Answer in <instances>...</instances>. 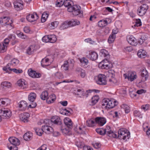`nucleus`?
Returning a JSON list of instances; mask_svg holds the SVG:
<instances>
[{
    "label": "nucleus",
    "instance_id": "f257e3e1",
    "mask_svg": "<svg viewBox=\"0 0 150 150\" xmlns=\"http://www.w3.org/2000/svg\"><path fill=\"white\" fill-rule=\"evenodd\" d=\"M73 2L69 0L64 1V5L65 6L67 7V10L69 12H72L73 14L75 16H78L81 17L82 13L80 11V7L77 5L72 6Z\"/></svg>",
    "mask_w": 150,
    "mask_h": 150
},
{
    "label": "nucleus",
    "instance_id": "f03ea898",
    "mask_svg": "<svg viewBox=\"0 0 150 150\" xmlns=\"http://www.w3.org/2000/svg\"><path fill=\"white\" fill-rule=\"evenodd\" d=\"M64 125L61 126V130L64 134L68 135L73 127V123L71 120L69 118H66L64 119Z\"/></svg>",
    "mask_w": 150,
    "mask_h": 150
},
{
    "label": "nucleus",
    "instance_id": "7ed1b4c3",
    "mask_svg": "<svg viewBox=\"0 0 150 150\" xmlns=\"http://www.w3.org/2000/svg\"><path fill=\"white\" fill-rule=\"evenodd\" d=\"M118 104V103L115 99H104L102 102V106H105L106 109L112 108Z\"/></svg>",
    "mask_w": 150,
    "mask_h": 150
},
{
    "label": "nucleus",
    "instance_id": "20e7f679",
    "mask_svg": "<svg viewBox=\"0 0 150 150\" xmlns=\"http://www.w3.org/2000/svg\"><path fill=\"white\" fill-rule=\"evenodd\" d=\"M117 138L127 140L130 137V133L129 131L124 128L121 129L118 132Z\"/></svg>",
    "mask_w": 150,
    "mask_h": 150
},
{
    "label": "nucleus",
    "instance_id": "39448f33",
    "mask_svg": "<svg viewBox=\"0 0 150 150\" xmlns=\"http://www.w3.org/2000/svg\"><path fill=\"white\" fill-rule=\"evenodd\" d=\"M10 19L7 16H4L0 18V24L4 25V26L7 25L8 27H9L10 29L13 28L14 25L12 23L11 20H10V22H9Z\"/></svg>",
    "mask_w": 150,
    "mask_h": 150
},
{
    "label": "nucleus",
    "instance_id": "423d86ee",
    "mask_svg": "<svg viewBox=\"0 0 150 150\" xmlns=\"http://www.w3.org/2000/svg\"><path fill=\"white\" fill-rule=\"evenodd\" d=\"M123 76L125 79H127L129 81H132L137 78V76L135 72L130 71L127 73L124 74Z\"/></svg>",
    "mask_w": 150,
    "mask_h": 150
},
{
    "label": "nucleus",
    "instance_id": "0eeeda50",
    "mask_svg": "<svg viewBox=\"0 0 150 150\" xmlns=\"http://www.w3.org/2000/svg\"><path fill=\"white\" fill-rule=\"evenodd\" d=\"M0 115L5 119L9 118L11 115L12 113L8 109H4L3 110H0Z\"/></svg>",
    "mask_w": 150,
    "mask_h": 150
},
{
    "label": "nucleus",
    "instance_id": "6e6552de",
    "mask_svg": "<svg viewBox=\"0 0 150 150\" xmlns=\"http://www.w3.org/2000/svg\"><path fill=\"white\" fill-rule=\"evenodd\" d=\"M106 77L104 74H99L97 77L96 82L100 85H105L107 84Z\"/></svg>",
    "mask_w": 150,
    "mask_h": 150
},
{
    "label": "nucleus",
    "instance_id": "1a4fd4ad",
    "mask_svg": "<svg viewBox=\"0 0 150 150\" xmlns=\"http://www.w3.org/2000/svg\"><path fill=\"white\" fill-rule=\"evenodd\" d=\"M148 8V7L147 4H143L137 10L138 15L140 16H143L145 14Z\"/></svg>",
    "mask_w": 150,
    "mask_h": 150
},
{
    "label": "nucleus",
    "instance_id": "9d476101",
    "mask_svg": "<svg viewBox=\"0 0 150 150\" xmlns=\"http://www.w3.org/2000/svg\"><path fill=\"white\" fill-rule=\"evenodd\" d=\"M13 4L15 9L17 11H20L23 8V2L21 0H17L13 2Z\"/></svg>",
    "mask_w": 150,
    "mask_h": 150
},
{
    "label": "nucleus",
    "instance_id": "9b49d317",
    "mask_svg": "<svg viewBox=\"0 0 150 150\" xmlns=\"http://www.w3.org/2000/svg\"><path fill=\"white\" fill-rule=\"evenodd\" d=\"M107 76H108L109 78V81L112 84H115L117 83V79L115 78V75L112 73V71H109L108 72Z\"/></svg>",
    "mask_w": 150,
    "mask_h": 150
},
{
    "label": "nucleus",
    "instance_id": "f8f14e48",
    "mask_svg": "<svg viewBox=\"0 0 150 150\" xmlns=\"http://www.w3.org/2000/svg\"><path fill=\"white\" fill-rule=\"evenodd\" d=\"M127 40L128 42L132 45L135 46L137 44L136 39L132 35H128L127 36Z\"/></svg>",
    "mask_w": 150,
    "mask_h": 150
},
{
    "label": "nucleus",
    "instance_id": "ddd939ff",
    "mask_svg": "<svg viewBox=\"0 0 150 150\" xmlns=\"http://www.w3.org/2000/svg\"><path fill=\"white\" fill-rule=\"evenodd\" d=\"M39 16L36 13H34L32 14H29L26 16V19L29 22H33L36 21Z\"/></svg>",
    "mask_w": 150,
    "mask_h": 150
},
{
    "label": "nucleus",
    "instance_id": "4468645a",
    "mask_svg": "<svg viewBox=\"0 0 150 150\" xmlns=\"http://www.w3.org/2000/svg\"><path fill=\"white\" fill-rule=\"evenodd\" d=\"M87 57L90 59L94 61L98 58V55L95 52L93 51H89V53L86 55Z\"/></svg>",
    "mask_w": 150,
    "mask_h": 150
},
{
    "label": "nucleus",
    "instance_id": "2eb2a0df",
    "mask_svg": "<svg viewBox=\"0 0 150 150\" xmlns=\"http://www.w3.org/2000/svg\"><path fill=\"white\" fill-rule=\"evenodd\" d=\"M28 72L29 76L33 78H39L41 76V74L40 73H38L31 69H29Z\"/></svg>",
    "mask_w": 150,
    "mask_h": 150
},
{
    "label": "nucleus",
    "instance_id": "dca6fc26",
    "mask_svg": "<svg viewBox=\"0 0 150 150\" xmlns=\"http://www.w3.org/2000/svg\"><path fill=\"white\" fill-rule=\"evenodd\" d=\"M8 140L11 144L14 146H16L20 144V142L19 140L15 137H10L9 138Z\"/></svg>",
    "mask_w": 150,
    "mask_h": 150
},
{
    "label": "nucleus",
    "instance_id": "f3484780",
    "mask_svg": "<svg viewBox=\"0 0 150 150\" xmlns=\"http://www.w3.org/2000/svg\"><path fill=\"white\" fill-rule=\"evenodd\" d=\"M30 117L29 113L24 112L21 114L20 115V120L24 122H27L28 121V118Z\"/></svg>",
    "mask_w": 150,
    "mask_h": 150
},
{
    "label": "nucleus",
    "instance_id": "a211bd4d",
    "mask_svg": "<svg viewBox=\"0 0 150 150\" xmlns=\"http://www.w3.org/2000/svg\"><path fill=\"white\" fill-rule=\"evenodd\" d=\"M95 122L100 126L103 125L106 122L105 118L102 117H97L95 119Z\"/></svg>",
    "mask_w": 150,
    "mask_h": 150
},
{
    "label": "nucleus",
    "instance_id": "6ab92c4d",
    "mask_svg": "<svg viewBox=\"0 0 150 150\" xmlns=\"http://www.w3.org/2000/svg\"><path fill=\"white\" fill-rule=\"evenodd\" d=\"M74 93L79 97L85 96L86 93L83 89H76L74 90Z\"/></svg>",
    "mask_w": 150,
    "mask_h": 150
},
{
    "label": "nucleus",
    "instance_id": "aec40b11",
    "mask_svg": "<svg viewBox=\"0 0 150 150\" xmlns=\"http://www.w3.org/2000/svg\"><path fill=\"white\" fill-rule=\"evenodd\" d=\"M50 120L51 122L58 125H60L62 123L61 120L59 117L57 116L52 117Z\"/></svg>",
    "mask_w": 150,
    "mask_h": 150
},
{
    "label": "nucleus",
    "instance_id": "412c9836",
    "mask_svg": "<svg viewBox=\"0 0 150 150\" xmlns=\"http://www.w3.org/2000/svg\"><path fill=\"white\" fill-rule=\"evenodd\" d=\"M51 63V60L49 58L46 57L42 59L41 62V64L43 67L49 65Z\"/></svg>",
    "mask_w": 150,
    "mask_h": 150
},
{
    "label": "nucleus",
    "instance_id": "4be33fe9",
    "mask_svg": "<svg viewBox=\"0 0 150 150\" xmlns=\"http://www.w3.org/2000/svg\"><path fill=\"white\" fill-rule=\"evenodd\" d=\"M42 128L43 132H44L48 134L53 131L52 128L48 125H44L42 126Z\"/></svg>",
    "mask_w": 150,
    "mask_h": 150
},
{
    "label": "nucleus",
    "instance_id": "5701e85b",
    "mask_svg": "<svg viewBox=\"0 0 150 150\" xmlns=\"http://www.w3.org/2000/svg\"><path fill=\"white\" fill-rule=\"evenodd\" d=\"M108 128L110 129V127L109 126L107 127L106 129H104L102 128H97L96 129V132L101 135H104L107 132V131L108 129Z\"/></svg>",
    "mask_w": 150,
    "mask_h": 150
},
{
    "label": "nucleus",
    "instance_id": "b1692460",
    "mask_svg": "<svg viewBox=\"0 0 150 150\" xmlns=\"http://www.w3.org/2000/svg\"><path fill=\"white\" fill-rule=\"evenodd\" d=\"M141 76L142 77V80L143 81H146L149 77V74L147 71L143 69L141 72Z\"/></svg>",
    "mask_w": 150,
    "mask_h": 150
},
{
    "label": "nucleus",
    "instance_id": "393cba45",
    "mask_svg": "<svg viewBox=\"0 0 150 150\" xmlns=\"http://www.w3.org/2000/svg\"><path fill=\"white\" fill-rule=\"evenodd\" d=\"M137 55L139 58H144L147 56V53L145 50L142 49L138 51Z\"/></svg>",
    "mask_w": 150,
    "mask_h": 150
},
{
    "label": "nucleus",
    "instance_id": "a878e982",
    "mask_svg": "<svg viewBox=\"0 0 150 150\" xmlns=\"http://www.w3.org/2000/svg\"><path fill=\"white\" fill-rule=\"evenodd\" d=\"M108 62L107 59L103 60L100 62L99 64L101 65V67L103 69H108L109 68Z\"/></svg>",
    "mask_w": 150,
    "mask_h": 150
},
{
    "label": "nucleus",
    "instance_id": "bb28decb",
    "mask_svg": "<svg viewBox=\"0 0 150 150\" xmlns=\"http://www.w3.org/2000/svg\"><path fill=\"white\" fill-rule=\"evenodd\" d=\"M17 83L19 86L23 89L25 88L27 86L25 81L24 79L18 80L17 82Z\"/></svg>",
    "mask_w": 150,
    "mask_h": 150
},
{
    "label": "nucleus",
    "instance_id": "cd10ccee",
    "mask_svg": "<svg viewBox=\"0 0 150 150\" xmlns=\"http://www.w3.org/2000/svg\"><path fill=\"white\" fill-rule=\"evenodd\" d=\"M10 103V100L8 98H3L0 99V106L7 105Z\"/></svg>",
    "mask_w": 150,
    "mask_h": 150
},
{
    "label": "nucleus",
    "instance_id": "c85d7f7f",
    "mask_svg": "<svg viewBox=\"0 0 150 150\" xmlns=\"http://www.w3.org/2000/svg\"><path fill=\"white\" fill-rule=\"evenodd\" d=\"M110 129L108 128L107 131V134L109 137H112L114 138H117V135L116 132H114L111 130H109Z\"/></svg>",
    "mask_w": 150,
    "mask_h": 150
},
{
    "label": "nucleus",
    "instance_id": "c756f323",
    "mask_svg": "<svg viewBox=\"0 0 150 150\" xmlns=\"http://www.w3.org/2000/svg\"><path fill=\"white\" fill-rule=\"evenodd\" d=\"M48 94L47 91H43L40 95V98L43 100H47H47L49 99V97H48Z\"/></svg>",
    "mask_w": 150,
    "mask_h": 150
},
{
    "label": "nucleus",
    "instance_id": "7c9ffc66",
    "mask_svg": "<svg viewBox=\"0 0 150 150\" xmlns=\"http://www.w3.org/2000/svg\"><path fill=\"white\" fill-rule=\"evenodd\" d=\"M32 134L29 132L25 133L23 136V138L26 141H29L32 138Z\"/></svg>",
    "mask_w": 150,
    "mask_h": 150
},
{
    "label": "nucleus",
    "instance_id": "2f4dec72",
    "mask_svg": "<svg viewBox=\"0 0 150 150\" xmlns=\"http://www.w3.org/2000/svg\"><path fill=\"white\" fill-rule=\"evenodd\" d=\"M19 107L23 110H25L27 108V104L25 101H22L19 103Z\"/></svg>",
    "mask_w": 150,
    "mask_h": 150
},
{
    "label": "nucleus",
    "instance_id": "473e14b6",
    "mask_svg": "<svg viewBox=\"0 0 150 150\" xmlns=\"http://www.w3.org/2000/svg\"><path fill=\"white\" fill-rule=\"evenodd\" d=\"M36 97V95L34 93H31L28 96V99L30 102H33L35 100Z\"/></svg>",
    "mask_w": 150,
    "mask_h": 150
},
{
    "label": "nucleus",
    "instance_id": "72a5a7b5",
    "mask_svg": "<svg viewBox=\"0 0 150 150\" xmlns=\"http://www.w3.org/2000/svg\"><path fill=\"white\" fill-rule=\"evenodd\" d=\"M76 71L80 72V76L82 78H85L86 76V71L81 68H78L76 69Z\"/></svg>",
    "mask_w": 150,
    "mask_h": 150
},
{
    "label": "nucleus",
    "instance_id": "f704fd0d",
    "mask_svg": "<svg viewBox=\"0 0 150 150\" xmlns=\"http://www.w3.org/2000/svg\"><path fill=\"white\" fill-rule=\"evenodd\" d=\"M70 26L71 27L74 26L76 25H78L80 24V22L79 21L77 20H72L69 21Z\"/></svg>",
    "mask_w": 150,
    "mask_h": 150
},
{
    "label": "nucleus",
    "instance_id": "c9c22d12",
    "mask_svg": "<svg viewBox=\"0 0 150 150\" xmlns=\"http://www.w3.org/2000/svg\"><path fill=\"white\" fill-rule=\"evenodd\" d=\"M70 27H71V26H70L69 21H66L62 24L61 26V29H64Z\"/></svg>",
    "mask_w": 150,
    "mask_h": 150
},
{
    "label": "nucleus",
    "instance_id": "e433bc0d",
    "mask_svg": "<svg viewBox=\"0 0 150 150\" xmlns=\"http://www.w3.org/2000/svg\"><path fill=\"white\" fill-rule=\"evenodd\" d=\"M108 24V21L107 20H101L98 23V25L99 27H102L106 26Z\"/></svg>",
    "mask_w": 150,
    "mask_h": 150
},
{
    "label": "nucleus",
    "instance_id": "4c0bfd02",
    "mask_svg": "<svg viewBox=\"0 0 150 150\" xmlns=\"http://www.w3.org/2000/svg\"><path fill=\"white\" fill-rule=\"evenodd\" d=\"M95 122L93 120H89L86 121V125L89 127H93L94 126Z\"/></svg>",
    "mask_w": 150,
    "mask_h": 150
},
{
    "label": "nucleus",
    "instance_id": "58836bf2",
    "mask_svg": "<svg viewBox=\"0 0 150 150\" xmlns=\"http://www.w3.org/2000/svg\"><path fill=\"white\" fill-rule=\"evenodd\" d=\"M11 65V64L10 63H8L7 65L3 68V70L5 71H6L8 73H10L12 71V69L10 68V66Z\"/></svg>",
    "mask_w": 150,
    "mask_h": 150
},
{
    "label": "nucleus",
    "instance_id": "ea45409f",
    "mask_svg": "<svg viewBox=\"0 0 150 150\" xmlns=\"http://www.w3.org/2000/svg\"><path fill=\"white\" fill-rule=\"evenodd\" d=\"M71 64L67 61L64 62V64L62 66V67L65 70H67L69 69V67Z\"/></svg>",
    "mask_w": 150,
    "mask_h": 150
},
{
    "label": "nucleus",
    "instance_id": "a19ab883",
    "mask_svg": "<svg viewBox=\"0 0 150 150\" xmlns=\"http://www.w3.org/2000/svg\"><path fill=\"white\" fill-rule=\"evenodd\" d=\"M49 42L54 43L57 40L56 36L54 35H49Z\"/></svg>",
    "mask_w": 150,
    "mask_h": 150
},
{
    "label": "nucleus",
    "instance_id": "79ce46f5",
    "mask_svg": "<svg viewBox=\"0 0 150 150\" xmlns=\"http://www.w3.org/2000/svg\"><path fill=\"white\" fill-rule=\"evenodd\" d=\"M1 85L4 88H9L11 87V84L10 82L7 81H4L2 83Z\"/></svg>",
    "mask_w": 150,
    "mask_h": 150
},
{
    "label": "nucleus",
    "instance_id": "37998d69",
    "mask_svg": "<svg viewBox=\"0 0 150 150\" xmlns=\"http://www.w3.org/2000/svg\"><path fill=\"white\" fill-rule=\"evenodd\" d=\"M121 107L124 109L126 113H128L130 112V107L126 104H122L121 106Z\"/></svg>",
    "mask_w": 150,
    "mask_h": 150
},
{
    "label": "nucleus",
    "instance_id": "c03bdc74",
    "mask_svg": "<svg viewBox=\"0 0 150 150\" xmlns=\"http://www.w3.org/2000/svg\"><path fill=\"white\" fill-rule=\"evenodd\" d=\"M99 97L98 96H93L91 99V102L92 105H94L98 101Z\"/></svg>",
    "mask_w": 150,
    "mask_h": 150
},
{
    "label": "nucleus",
    "instance_id": "a18cd8bd",
    "mask_svg": "<svg viewBox=\"0 0 150 150\" xmlns=\"http://www.w3.org/2000/svg\"><path fill=\"white\" fill-rule=\"evenodd\" d=\"M48 15L47 13L44 12L42 14V18H41V21L42 23H44L46 19L47 18Z\"/></svg>",
    "mask_w": 150,
    "mask_h": 150
},
{
    "label": "nucleus",
    "instance_id": "49530a36",
    "mask_svg": "<svg viewBox=\"0 0 150 150\" xmlns=\"http://www.w3.org/2000/svg\"><path fill=\"white\" fill-rule=\"evenodd\" d=\"M63 111L66 112H65V115H69L73 112L71 108H69L64 109Z\"/></svg>",
    "mask_w": 150,
    "mask_h": 150
},
{
    "label": "nucleus",
    "instance_id": "de8ad7c7",
    "mask_svg": "<svg viewBox=\"0 0 150 150\" xmlns=\"http://www.w3.org/2000/svg\"><path fill=\"white\" fill-rule=\"evenodd\" d=\"M34 47L33 46H30L29 47L27 50L26 53L28 54H31L33 52Z\"/></svg>",
    "mask_w": 150,
    "mask_h": 150
},
{
    "label": "nucleus",
    "instance_id": "09e8293b",
    "mask_svg": "<svg viewBox=\"0 0 150 150\" xmlns=\"http://www.w3.org/2000/svg\"><path fill=\"white\" fill-rule=\"evenodd\" d=\"M36 134L39 136H41L43 133L42 128L40 129L39 128H34Z\"/></svg>",
    "mask_w": 150,
    "mask_h": 150
},
{
    "label": "nucleus",
    "instance_id": "8fccbe9b",
    "mask_svg": "<svg viewBox=\"0 0 150 150\" xmlns=\"http://www.w3.org/2000/svg\"><path fill=\"white\" fill-rule=\"evenodd\" d=\"M19 61L17 59H13L11 60L10 63L11 64V65L15 66L18 64L19 63Z\"/></svg>",
    "mask_w": 150,
    "mask_h": 150
},
{
    "label": "nucleus",
    "instance_id": "3c124183",
    "mask_svg": "<svg viewBox=\"0 0 150 150\" xmlns=\"http://www.w3.org/2000/svg\"><path fill=\"white\" fill-rule=\"evenodd\" d=\"M115 35L114 34H112L109 37L108 40V41L109 43L113 42L115 40Z\"/></svg>",
    "mask_w": 150,
    "mask_h": 150
},
{
    "label": "nucleus",
    "instance_id": "603ef678",
    "mask_svg": "<svg viewBox=\"0 0 150 150\" xmlns=\"http://www.w3.org/2000/svg\"><path fill=\"white\" fill-rule=\"evenodd\" d=\"M134 114L135 116L140 118H142V115L141 112L137 110L134 111Z\"/></svg>",
    "mask_w": 150,
    "mask_h": 150
},
{
    "label": "nucleus",
    "instance_id": "864d4df0",
    "mask_svg": "<svg viewBox=\"0 0 150 150\" xmlns=\"http://www.w3.org/2000/svg\"><path fill=\"white\" fill-rule=\"evenodd\" d=\"M6 47V45H5L3 43L2 45L1 44L0 45V52L3 53L5 51Z\"/></svg>",
    "mask_w": 150,
    "mask_h": 150
},
{
    "label": "nucleus",
    "instance_id": "5fc2aeb1",
    "mask_svg": "<svg viewBox=\"0 0 150 150\" xmlns=\"http://www.w3.org/2000/svg\"><path fill=\"white\" fill-rule=\"evenodd\" d=\"M150 108V105L149 104L143 105L142 106L141 108L144 110V111H146L147 110H149Z\"/></svg>",
    "mask_w": 150,
    "mask_h": 150
},
{
    "label": "nucleus",
    "instance_id": "6e6d98bb",
    "mask_svg": "<svg viewBox=\"0 0 150 150\" xmlns=\"http://www.w3.org/2000/svg\"><path fill=\"white\" fill-rule=\"evenodd\" d=\"M58 24V22L57 21H55L52 22L50 25L49 24V26H50V27L51 29H54V28L57 27Z\"/></svg>",
    "mask_w": 150,
    "mask_h": 150
},
{
    "label": "nucleus",
    "instance_id": "4d7b16f0",
    "mask_svg": "<svg viewBox=\"0 0 150 150\" xmlns=\"http://www.w3.org/2000/svg\"><path fill=\"white\" fill-rule=\"evenodd\" d=\"M64 0H57L56 3V6L58 7L62 6L64 5Z\"/></svg>",
    "mask_w": 150,
    "mask_h": 150
},
{
    "label": "nucleus",
    "instance_id": "13d9d810",
    "mask_svg": "<svg viewBox=\"0 0 150 150\" xmlns=\"http://www.w3.org/2000/svg\"><path fill=\"white\" fill-rule=\"evenodd\" d=\"M50 98L51 99V100L49 99V100H47V103H52L56 99V96L54 94H52L50 96Z\"/></svg>",
    "mask_w": 150,
    "mask_h": 150
},
{
    "label": "nucleus",
    "instance_id": "bf43d9fd",
    "mask_svg": "<svg viewBox=\"0 0 150 150\" xmlns=\"http://www.w3.org/2000/svg\"><path fill=\"white\" fill-rule=\"evenodd\" d=\"M75 144L78 147L80 148H83V147L84 146L83 143L80 141L76 142L75 143Z\"/></svg>",
    "mask_w": 150,
    "mask_h": 150
},
{
    "label": "nucleus",
    "instance_id": "052dcab7",
    "mask_svg": "<svg viewBox=\"0 0 150 150\" xmlns=\"http://www.w3.org/2000/svg\"><path fill=\"white\" fill-rule=\"evenodd\" d=\"M100 52L101 53V55L104 57H105L108 55V52L105 50H101Z\"/></svg>",
    "mask_w": 150,
    "mask_h": 150
},
{
    "label": "nucleus",
    "instance_id": "680f3d73",
    "mask_svg": "<svg viewBox=\"0 0 150 150\" xmlns=\"http://www.w3.org/2000/svg\"><path fill=\"white\" fill-rule=\"evenodd\" d=\"M55 77L58 79H61L63 78L62 74L59 72H57L55 74Z\"/></svg>",
    "mask_w": 150,
    "mask_h": 150
},
{
    "label": "nucleus",
    "instance_id": "e2e57ef3",
    "mask_svg": "<svg viewBox=\"0 0 150 150\" xmlns=\"http://www.w3.org/2000/svg\"><path fill=\"white\" fill-rule=\"evenodd\" d=\"M42 40L43 42H49V35L44 36L42 38Z\"/></svg>",
    "mask_w": 150,
    "mask_h": 150
},
{
    "label": "nucleus",
    "instance_id": "0e129e2a",
    "mask_svg": "<svg viewBox=\"0 0 150 150\" xmlns=\"http://www.w3.org/2000/svg\"><path fill=\"white\" fill-rule=\"evenodd\" d=\"M44 124L45 125H48L50 126V124L51 123V121L49 119H45L44 121Z\"/></svg>",
    "mask_w": 150,
    "mask_h": 150
},
{
    "label": "nucleus",
    "instance_id": "69168bd1",
    "mask_svg": "<svg viewBox=\"0 0 150 150\" xmlns=\"http://www.w3.org/2000/svg\"><path fill=\"white\" fill-rule=\"evenodd\" d=\"M80 62L82 63H84L86 64H87L88 62V60L87 59L85 58H83L81 59Z\"/></svg>",
    "mask_w": 150,
    "mask_h": 150
},
{
    "label": "nucleus",
    "instance_id": "338daca9",
    "mask_svg": "<svg viewBox=\"0 0 150 150\" xmlns=\"http://www.w3.org/2000/svg\"><path fill=\"white\" fill-rule=\"evenodd\" d=\"M135 24L134 25V26H139L142 25V23L140 20L139 19L138 20H137Z\"/></svg>",
    "mask_w": 150,
    "mask_h": 150
},
{
    "label": "nucleus",
    "instance_id": "774afa93",
    "mask_svg": "<svg viewBox=\"0 0 150 150\" xmlns=\"http://www.w3.org/2000/svg\"><path fill=\"white\" fill-rule=\"evenodd\" d=\"M47 149V146L45 144H43L37 150H45Z\"/></svg>",
    "mask_w": 150,
    "mask_h": 150
}]
</instances>
